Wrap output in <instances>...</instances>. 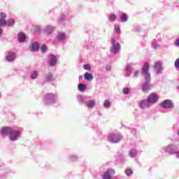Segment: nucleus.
Masks as SVG:
<instances>
[{
  "label": "nucleus",
  "instance_id": "obj_7",
  "mask_svg": "<svg viewBox=\"0 0 179 179\" xmlns=\"http://www.w3.org/2000/svg\"><path fill=\"white\" fill-rule=\"evenodd\" d=\"M57 62H58V57H57L55 55L49 56V59L48 61V66L52 68L57 65Z\"/></svg>",
  "mask_w": 179,
  "mask_h": 179
},
{
  "label": "nucleus",
  "instance_id": "obj_13",
  "mask_svg": "<svg viewBox=\"0 0 179 179\" xmlns=\"http://www.w3.org/2000/svg\"><path fill=\"white\" fill-rule=\"evenodd\" d=\"M159 100V96L155 93L151 94L147 99L148 103H156Z\"/></svg>",
  "mask_w": 179,
  "mask_h": 179
},
{
  "label": "nucleus",
  "instance_id": "obj_49",
  "mask_svg": "<svg viewBox=\"0 0 179 179\" xmlns=\"http://www.w3.org/2000/svg\"><path fill=\"white\" fill-rule=\"evenodd\" d=\"M177 134H178V136H179V131H178V133H177Z\"/></svg>",
  "mask_w": 179,
  "mask_h": 179
},
{
  "label": "nucleus",
  "instance_id": "obj_10",
  "mask_svg": "<svg viewBox=\"0 0 179 179\" xmlns=\"http://www.w3.org/2000/svg\"><path fill=\"white\" fill-rule=\"evenodd\" d=\"M162 108H173L174 103L170 99H166L160 103Z\"/></svg>",
  "mask_w": 179,
  "mask_h": 179
},
{
  "label": "nucleus",
  "instance_id": "obj_45",
  "mask_svg": "<svg viewBox=\"0 0 179 179\" xmlns=\"http://www.w3.org/2000/svg\"><path fill=\"white\" fill-rule=\"evenodd\" d=\"M141 73L140 71H136V76H138V75H139Z\"/></svg>",
  "mask_w": 179,
  "mask_h": 179
},
{
  "label": "nucleus",
  "instance_id": "obj_31",
  "mask_svg": "<svg viewBox=\"0 0 179 179\" xmlns=\"http://www.w3.org/2000/svg\"><path fill=\"white\" fill-rule=\"evenodd\" d=\"M84 78H85V80L90 81V73H89V72L85 73L84 75Z\"/></svg>",
  "mask_w": 179,
  "mask_h": 179
},
{
  "label": "nucleus",
  "instance_id": "obj_15",
  "mask_svg": "<svg viewBox=\"0 0 179 179\" xmlns=\"http://www.w3.org/2000/svg\"><path fill=\"white\" fill-rule=\"evenodd\" d=\"M68 159L70 162H79V157L76 154H71L68 156Z\"/></svg>",
  "mask_w": 179,
  "mask_h": 179
},
{
  "label": "nucleus",
  "instance_id": "obj_43",
  "mask_svg": "<svg viewBox=\"0 0 179 179\" xmlns=\"http://www.w3.org/2000/svg\"><path fill=\"white\" fill-rule=\"evenodd\" d=\"M3 34V29H2V27H0V37Z\"/></svg>",
  "mask_w": 179,
  "mask_h": 179
},
{
  "label": "nucleus",
  "instance_id": "obj_20",
  "mask_svg": "<svg viewBox=\"0 0 179 179\" xmlns=\"http://www.w3.org/2000/svg\"><path fill=\"white\" fill-rule=\"evenodd\" d=\"M154 68H155V69H157V73H160V72H162V63L157 62L155 64Z\"/></svg>",
  "mask_w": 179,
  "mask_h": 179
},
{
  "label": "nucleus",
  "instance_id": "obj_48",
  "mask_svg": "<svg viewBox=\"0 0 179 179\" xmlns=\"http://www.w3.org/2000/svg\"><path fill=\"white\" fill-rule=\"evenodd\" d=\"M167 150H168V152H169V150H170V148H167Z\"/></svg>",
  "mask_w": 179,
  "mask_h": 179
},
{
  "label": "nucleus",
  "instance_id": "obj_33",
  "mask_svg": "<svg viewBox=\"0 0 179 179\" xmlns=\"http://www.w3.org/2000/svg\"><path fill=\"white\" fill-rule=\"evenodd\" d=\"M103 106H104V107H106V108H108V107H110V106H111V103H110V101L106 100Z\"/></svg>",
  "mask_w": 179,
  "mask_h": 179
},
{
  "label": "nucleus",
  "instance_id": "obj_2",
  "mask_svg": "<svg viewBox=\"0 0 179 179\" xmlns=\"http://www.w3.org/2000/svg\"><path fill=\"white\" fill-rule=\"evenodd\" d=\"M76 100L79 104H85V107L90 108V97L78 94L76 96Z\"/></svg>",
  "mask_w": 179,
  "mask_h": 179
},
{
  "label": "nucleus",
  "instance_id": "obj_24",
  "mask_svg": "<svg viewBox=\"0 0 179 179\" xmlns=\"http://www.w3.org/2000/svg\"><path fill=\"white\" fill-rule=\"evenodd\" d=\"M138 155V152H136V150H131L129 151V156L130 157H135Z\"/></svg>",
  "mask_w": 179,
  "mask_h": 179
},
{
  "label": "nucleus",
  "instance_id": "obj_6",
  "mask_svg": "<svg viewBox=\"0 0 179 179\" xmlns=\"http://www.w3.org/2000/svg\"><path fill=\"white\" fill-rule=\"evenodd\" d=\"M43 79L44 82H47V83H51V82H54V80H55V78L54 77V73H52V72L45 73Z\"/></svg>",
  "mask_w": 179,
  "mask_h": 179
},
{
  "label": "nucleus",
  "instance_id": "obj_12",
  "mask_svg": "<svg viewBox=\"0 0 179 179\" xmlns=\"http://www.w3.org/2000/svg\"><path fill=\"white\" fill-rule=\"evenodd\" d=\"M66 40V34L64 32H59L57 35V41L62 43Z\"/></svg>",
  "mask_w": 179,
  "mask_h": 179
},
{
  "label": "nucleus",
  "instance_id": "obj_40",
  "mask_svg": "<svg viewBox=\"0 0 179 179\" xmlns=\"http://www.w3.org/2000/svg\"><path fill=\"white\" fill-rule=\"evenodd\" d=\"M96 106V102L93 100L90 101V107H94Z\"/></svg>",
  "mask_w": 179,
  "mask_h": 179
},
{
  "label": "nucleus",
  "instance_id": "obj_3",
  "mask_svg": "<svg viewBox=\"0 0 179 179\" xmlns=\"http://www.w3.org/2000/svg\"><path fill=\"white\" fill-rule=\"evenodd\" d=\"M149 63L145 62L143 64L141 69V73L147 82H150V73H149Z\"/></svg>",
  "mask_w": 179,
  "mask_h": 179
},
{
  "label": "nucleus",
  "instance_id": "obj_4",
  "mask_svg": "<svg viewBox=\"0 0 179 179\" xmlns=\"http://www.w3.org/2000/svg\"><path fill=\"white\" fill-rule=\"evenodd\" d=\"M20 135V131L15 129V128L13 127L8 136V138L11 142H16V141H19Z\"/></svg>",
  "mask_w": 179,
  "mask_h": 179
},
{
  "label": "nucleus",
  "instance_id": "obj_50",
  "mask_svg": "<svg viewBox=\"0 0 179 179\" xmlns=\"http://www.w3.org/2000/svg\"><path fill=\"white\" fill-rule=\"evenodd\" d=\"M0 97H1V94H0Z\"/></svg>",
  "mask_w": 179,
  "mask_h": 179
},
{
  "label": "nucleus",
  "instance_id": "obj_32",
  "mask_svg": "<svg viewBox=\"0 0 179 179\" xmlns=\"http://www.w3.org/2000/svg\"><path fill=\"white\" fill-rule=\"evenodd\" d=\"M121 20L122 22H127V20H128V15H127V14H123L121 16Z\"/></svg>",
  "mask_w": 179,
  "mask_h": 179
},
{
  "label": "nucleus",
  "instance_id": "obj_9",
  "mask_svg": "<svg viewBox=\"0 0 179 179\" xmlns=\"http://www.w3.org/2000/svg\"><path fill=\"white\" fill-rule=\"evenodd\" d=\"M13 127H2L1 129H0V135L1 136H9V135L10 134V132L12 131V129Z\"/></svg>",
  "mask_w": 179,
  "mask_h": 179
},
{
  "label": "nucleus",
  "instance_id": "obj_22",
  "mask_svg": "<svg viewBox=\"0 0 179 179\" xmlns=\"http://www.w3.org/2000/svg\"><path fill=\"white\" fill-rule=\"evenodd\" d=\"M6 24L8 26V27H12L13 24H15V20L13 18H10L6 21Z\"/></svg>",
  "mask_w": 179,
  "mask_h": 179
},
{
  "label": "nucleus",
  "instance_id": "obj_47",
  "mask_svg": "<svg viewBox=\"0 0 179 179\" xmlns=\"http://www.w3.org/2000/svg\"><path fill=\"white\" fill-rule=\"evenodd\" d=\"M153 47H154L155 48H156V47H157V43L154 44V45H153Z\"/></svg>",
  "mask_w": 179,
  "mask_h": 179
},
{
  "label": "nucleus",
  "instance_id": "obj_14",
  "mask_svg": "<svg viewBox=\"0 0 179 179\" xmlns=\"http://www.w3.org/2000/svg\"><path fill=\"white\" fill-rule=\"evenodd\" d=\"M32 52H36L40 49V43L38 42H33L31 45Z\"/></svg>",
  "mask_w": 179,
  "mask_h": 179
},
{
  "label": "nucleus",
  "instance_id": "obj_34",
  "mask_svg": "<svg viewBox=\"0 0 179 179\" xmlns=\"http://www.w3.org/2000/svg\"><path fill=\"white\" fill-rule=\"evenodd\" d=\"M131 92V89L126 87L123 89V93L124 94H129V93H130Z\"/></svg>",
  "mask_w": 179,
  "mask_h": 179
},
{
  "label": "nucleus",
  "instance_id": "obj_16",
  "mask_svg": "<svg viewBox=\"0 0 179 179\" xmlns=\"http://www.w3.org/2000/svg\"><path fill=\"white\" fill-rule=\"evenodd\" d=\"M17 40L19 43H24L26 41V34L24 32H20L17 34Z\"/></svg>",
  "mask_w": 179,
  "mask_h": 179
},
{
  "label": "nucleus",
  "instance_id": "obj_5",
  "mask_svg": "<svg viewBox=\"0 0 179 179\" xmlns=\"http://www.w3.org/2000/svg\"><path fill=\"white\" fill-rule=\"evenodd\" d=\"M110 43L112 44V47L110 48V52L113 54H116L120 51V48L121 47L120 43H115V39L112 38L110 40Z\"/></svg>",
  "mask_w": 179,
  "mask_h": 179
},
{
  "label": "nucleus",
  "instance_id": "obj_37",
  "mask_svg": "<svg viewBox=\"0 0 179 179\" xmlns=\"http://www.w3.org/2000/svg\"><path fill=\"white\" fill-rule=\"evenodd\" d=\"M115 32L117 33V34H120V25L118 24H115Z\"/></svg>",
  "mask_w": 179,
  "mask_h": 179
},
{
  "label": "nucleus",
  "instance_id": "obj_39",
  "mask_svg": "<svg viewBox=\"0 0 179 179\" xmlns=\"http://www.w3.org/2000/svg\"><path fill=\"white\" fill-rule=\"evenodd\" d=\"M175 66L176 68H179V58L175 61Z\"/></svg>",
  "mask_w": 179,
  "mask_h": 179
},
{
  "label": "nucleus",
  "instance_id": "obj_1",
  "mask_svg": "<svg viewBox=\"0 0 179 179\" xmlns=\"http://www.w3.org/2000/svg\"><path fill=\"white\" fill-rule=\"evenodd\" d=\"M58 101V96L54 93H47L43 96V103L45 106H52Z\"/></svg>",
  "mask_w": 179,
  "mask_h": 179
},
{
  "label": "nucleus",
  "instance_id": "obj_38",
  "mask_svg": "<svg viewBox=\"0 0 179 179\" xmlns=\"http://www.w3.org/2000/svg\"><path fill=\"white\" fill-rule=\"evenodd\" d=\"M0 17H1V19H6V13H0Z\"/></svg>",
  "mask_w": 179,
  "mask_h": 179
},
{
  "label": "nucleus",
  "instance_id": "obj_11",
  "mask_svg": "<svg viewBox=\"0 0 179 179\" xmlns=\"http://www.w3.org/2000/svg\"><path fill=\"white\" fill-rule=\"evenodd\" d=\"M121 139V136L120 135H116L115 134H110L108 136L109 142H113V143H117Z\"/></svg>",
  "mask_w": 179,
  "mask_h": 179
},
{
  "label": "nucleus",
  "instance_id": "obj_29",
  "mask_svg": "<svg viewBox=\"0 0 179 179\" xmlns=\"http://www.w3.org/2000/svg\"><path fill=\"white\" fill-rule=\"evenodd\" d=\"M125 174L127 176H131L133 173L132 171V169L131 168H127L126 170H125Z\"/></svg>",
  "mask_w": 179,
  "mask_h": 179
},
{
  "label": "nucleus",
  "instance_id": "obj_46",
  "mask_svg": "<svg viewBox=\"0 0 179 179\" xmlns=\"http://www.w3.org/2000/svg\"><path fill=\"white\" fill-rule=\"evenodd\" d=\"M93 79V74H90V80Z\"/></svg>",
  "mask_w": 179,
  "mask_h": 179
},
{
  "label": "nucleus",
  "instance_id": "obj_26",
  "mask_svg": "<svg viewBox=\"0 0 179 179\" xmlns=\"http://www.w3.org/2000/svg\"><path fill=\"white\" fill-rule=\"evenodd\" d=\"M47 50H48V48H47V45L43 44L41 45V52H43V54L47 52Z\"/></svg>",
  "mask_w": 179,
  "mask_h": 179
},
{
  "label": "nucleus",
  "instance_id": "obj_51",
  "mask_svg": "<svg viewBox=\"0 0 179 179\" xmlns=\"http://www.w3.org/2000/svg\"><path fill=\"white\" fill-rule=\"evenodd\" d=\"M178 88L179 89V87H178Z\"/></svg>",
  "mask_w": 179,
  "mask_h": 179
},
{
  "label": "nucleus",
  "instance_id": "obj_44",
  "mask_svg": "<svg viewBox=\"0 0 179 179\" xmlns=\"http://www.w3.org/2000/svg\"><path fill=\"white\" fill-rule=\"evenodd\" d=\"M78 79H79V80H82V79H83V76H79Z\"/></svg>",
  "mask_w": 179,
  "mask_h": 179
},
{
  "label": "nucleus",
  "instance_id": "obj_19",
  "mask_svg": "<svg viewBox=\"0 0 179 179\" xmlns=\"http://www.w3.org/2000/svg\"><path fill=\"white\" fill-rule=\"evenodd\" d=\"M78 89L79 92H81V93H83V92H85L86 89H87V86L86 85V84L79 83L78 85Z\"/></svg>",
  "mask_w": 179,
  "mask_h": 179
},
{
  "label": "nucleus",
  "instance_id": "obj_21",
  "mask_svg": "<svg viewBox=\"0 0 179 179\" xmlns=\"http://www.w3.org/2000/svg\"><path fill=\"white\" fill-rule=\"evenodd\" d=\"M143 92H148V90H150V87H149V81L145 80V83L142 85Z\"/></svg>",
  "mask_w": 179,
  "mask_h": 179
},
{
  "label": "nucleus",
  "instance_id": "obj_35",
  "mask_svg": "<svg viewBox=\"0 0 179 179\" xmlns=\"http://www.w3.org/2000/svg\"><path fill=\"white\" fill-rule=\"evenodd\" d=\"M65 19H66V15H65L64 14L61 15L59 17V20H60V22L65 20Z\"/></svg>",
  "mask_w": 179,
  "mask_h": 179
},
{
  "label": "nucleus",
  "instance_id": "obj_17",
  "mask_svg": "<svg viewBox=\"0 0 179 179\" xmlns=\"http://www.w3.org/2000/svg\"><path fill=\"white\" fill-rule=\"evenodd\" d=\"M53 31H54V27L51 25H47L45 27V33H46V34L48 35L52 34Z\"/></svg>",
  "mask_w": 179,
  "mask_h": 179
},
{
  "label": "nucleus",
  "instance_id": "obj_42",
  "mask_svg": "<svg viewBox=\"0 0 179 179\" xmlns=\"http://www.w3.org/2000/svg\"><path fill=\"white\" fill-rule=\"evenodd\" d=\"M175 45H176L177 47H179V38L176 40V41H175Z\"/></svg>",
  "mask_w": 179,
  "mask_h": 179
},
{
  "label": "nucleus",
  "instance_id": "obj_41",
  "mask_svg": "<svg viewBox=\"0 0 179 179\" xmlns=\"http://www.w3.org/2000/svg\"><path fill=\"white\" fill-rule=\"evenodd\" d=\"M107 171H109V174H115V170L108 169Z\"/></svg>",
  "mask_w": 179,
  "mask_h": 179
},
{
  "label": "nucleus",
  "instance_id": "obj_28",
  "mask_svg": "<svg viewBox=\"0 0 179 179\" xmlns=\"http://www.w3.org/2000/svg\"><path fill=\"white\" fill-rule=\"evenodd\" d=\"M115 19H117V15H115V14H110L109 15V20H110V22H114Z\"/></svg>",
  "mask_w": 179,
  "mask_h": 179
},
{
  "label": "nucleus",
  "instance_id": "obj_27",
  "mask_svg": "<svg viewBox=\"0 0 179 179\" xmlns=\"http://www.w3.org/2000/svg\"><path fill=\"white\" fill-rule=\"evenodd\" d=\"M5 26H6V20L0 19V27H5Z\"/></svg>",
  "mask_w": 179,
  "mask_h": 179
},
{
  "label": "nucleus",
  "instance_id": "obj_23",
  "mask_svg": "<svg viewBox=\"0 0 179 179\" xmlns=\"http://www.w3.org/2000/svg\"><path fill=\"white\" fill-rule=\"evenodd\" d=\"M146 104H148V101L146 100H142L139 103V107L140 108H145L146 107Z\"/></svg>",
  "mask_w": 179,
  "mask_h": 179
},
{
  "label": "nucleus",
  "instance_id": "obj_18",
  "mask_svg": "<svg viewBox=\"0 0 179 179\" xmlns=\"http://www.w3.org/2000/svg\"><path fill=\"white\" fill-rule=\"evenodd\" d=\"M29 78L32 80H35V79H37V78H38V71H31V73L29 74Z\"/></svg>",
  "mask_w": 179,
  "mask_h": 179
},
{
  "label": "nucleus",
  "instance_id": "obj_8",
  "mask_svg": "<svg viewBox=\"0 0 179 179\" xmlns=\"http://www.w3.org/2000/svg\"><path fill=\"white\" fill-rule=\"evenodd\" d=\"M16 59V53L12 51L6 53V60L7 62H13Z\"/></svg>",
  "mask_w": 179,
  "mask_h": 179
},
{
  "label": "nucleus",
  "instance_id": "obj_30",
  "mask_svg": "<svg viewBox=\"0 0 179 179\" xmlns=\"http://www.w3.org/2000/svg\"><path fill=\"white\" fill-rule=\"evenodd\" d=\"M41 30V27L40 25H36L34 27V33H38Z\"/></svg>",
  "mask_w": 179,
  "mask_h": 179
},
{
  "label": "nucleus",
  "instance_id": "obj_36",
  "mask_svg": "<svg viewBox=\"0 0 179 179\" xmlns=\"http://www.w3.org/2000/svg\"><path fill=\"white\" fill-rule=\"evenodd\" d=\"M83 68L85 71H90V64H85Z\"/></svg>",
  "mask_w": 179,
  "mask_h": 179
},
{
  "label": "nucleus",
  "instance_id": "obj_25",
  "mask_svg": "<svg viewBox=\"0 0 179 179\" xmlns=\"http://www.w3.org/2000/svg\"><path fill=\"white\" fill-rule=\"evenodd\" d=\"M103 179H111V176H110V171H106L105 174L103 176Z\"/></svg>",
  "mask_w": 179,
  "mask_h": 179
}]
</instances>
